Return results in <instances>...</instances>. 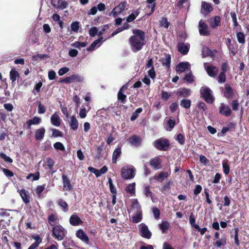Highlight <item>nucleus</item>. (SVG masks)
Returning <instances> with one entry per match:
<instances>
[{
	"instance_id": "obj_1",
	"label": "nucleus",
	"mask_w": 249,
	"mask_h": 249,
	"mask_svg": "<svg viewBox=\"0 0 249 249\" xmlns=\"http://www.w3.org/2000/svg\"><path fill=\"white\" fill-rule=\"evenodd\" d=\"M132 33L133 35L129 37L128 42L132 51L136 53L141 50L146 44L145 34L138 29H133Z\"/></svg>"
},
{
	"instance_id": "obj_2",
	"label": "nucleus",
	"mask_w": 249,
	"mask_h": 249,
	"mask_svg": "<svg viewBox=\"0 0 249 249\" xmlns=\"http://www.w3.org/2000/svg\"><path fill=\"white\" fill-rule=\"evenodd\" d=\"M67 233V231L60 225H56L53 227L52 235L58 240H62Z\"/></svg>"
},
{
	"instance_id": "obj_3",
	"label": "nucleus",
	"mask_w": 249,
	"mask_h": 249,
	"mask_svg": "<svg viewBox=\"0 0 249 249\" xmlns=\"http://www.w3.org/2000/svg\"><path fill=\"white\" fill-rule=\"evenodd\" d=\"M153 145L160 151H165L169 148L170 143L167 139L161 138L154 141Z\"/></svg>"
},
{
	"instance_id": "obj_4",
	"label": "nucleus",
	"mask_w": 249,
	"mask_h": 249,
	"mask_svg": "<svg viewBox=\"0 0 249 249\" xmlns=\"http://www.w3.org/2000/svg\"><path fill=\"white\" fill-rule=\"evenodd\" d=\"M211 89L208 87H202L200 89V94L201 97L208 104H212L214 98L212 95Z\"/></svg>"
},
{
	"instance_id": "obj_5",
	"label": "nucleus",
	"mask_w": 249,
	"mask_h": 249,
	"mask_svg": "<svg viewBox=\"0 0 249 249\" xmlns=\"http://www.w3.org/2000/svg\"><path fill=\"white\" fill-rule=\"evenodd\" d=\"M121 175L125 179H131L135 176V170L132 168H129L127 166L123 167L121 169Z\"/></svg>"
},
{
	"instance_id": "obj_6",
	"label": "nucleus",
	"mask_w": 249,
	"mask_h": 249,
	"mask_svg": "<svg viewBox=\"0 0 249 249\" xmlns=\"http://www.w3.org/2000/svg\"><path fill=\"white\" fill-rule=\"evenodd\" d=\"M127 5V2L126 1H122L113 8L110 15H112L114 18L116 17L118 15L124 12Z\"/></svg>"
},
{
	"instance_id": "obj_7",
	"label": "nucleus",
	"mask_w": 249,
	"mask_h": 249,
	"mask_svg": "<svg viewBox=\"0 0 249 249\" xmlns=\"http://www.w3.org/2000/svg\"><path fill=\"white\" fill-rule=\"evenodd\" d=\"M199 33L200 35L203 36H209L210 35V31L207 24L200 20L198 23Z\"/></svg>"
},
{
	"instance_id": "obj_8",
	"label": "nucleus",
	"mask_w": 249,
	"mask_h": 249,
	"mask_svg": "<svg viewBox=\"0 0 249 249\" xmlns=\"http://www.w3.org/2000/svg\"><path fill=\"white\" fill-rule=\"evenodd\" d=\"M141 228L139 231L141 233V235L146 239H150L152 236V233L149 230L147 226L144 223H142L141 225Z\"/></svg>"
},
{
	"instance_id": "obj_9",
	"label": "nucleus",
	"mask_w": 249,
	"mask_h": 249,
	"mask_svg": "<svg viewBox=\"0 0 249 249\" xmlns=\"http://www.w3.org/2000/svg\"><path fill=\"white\" fill-rule=\"evenodd\" d=\"M62 180L63 183V189L64 191H70L73 188V186L71 184L70 179L66 175L63 174L62 176Z\"/></svg>"
},
{
	"instance_id": "obj_10",
	"label": "nucleus",
	"mask_w": 249,
	"mask_h": 249,
	"mask_svg": "<svg viewBox=\"0 0 249 249\" xmlns=\"http://www.w3.org/2000/svg\"><path fill=\"white\" fill-rule=\"evenodd\" d=\"M223 94L224 96L227 99H232L235 95L234 90L228 84L225 85V90L223 92Z\"/></svg>"
},
{
	"instance_id": "obj_11",
	"label": "nucleus",
	"mask_w": 249,
	"mask_h": 249,
	"mask_svg": "<svg viewBox=\"0 0 249 249\" xmlns=\"http://www.w3.org/2000/svg\"><path fill=\"white\" fill-rule=\"evenodd\" d=\"M161 161L160 158L156 157L150 160L149 164L154 170H158L161 168Z\"/></svg>"
},
{
	"instance_id": "obj_12",
	"label": "nucleus",
	"mask_w": 249,
	"mask_h": 249,
	"mask_svg": "<svg viewBox=\"0 0 249 249\" xmlns=\"http://www.w3.org/2000/svg\"><path fill=\"white\" fill-rule=\"evenodd\" d=\"M81 81L82 79L78 75L73 74L71 75V76L66 77L65 78L62 79L60 81V82L70 83L75 82H81Z\"/></svg>"
},
{
	"instance_id": "obj_13",
	"label": "nucleus",
	"mask_w": 249,
	"mask_h": 249,
	"mask_svg": "<svg viewBox=\"0 0 249 249\" xmlns=\"http://www.w3.org/2000/svg\"><path fill=\"white\" fill-rule=\"evenodd\" d=\"M190 48L189 43H184L183 42H178V50L183 55H186L188 53Z\"/></svg>"
},
{
	"instance_id": "obj_14",
	"label": "nucleus",
	"mask_w": 249,
	"mask_h": 249,
	"mask_svg": "<svg viewBox=\"0 0 249 249\" xmlns=\"http://www.w3.org/2000/svg\"><path fill=\"white\" fill-rule=\"evenodd\" d=\"M231 110L228 106L221 104L219 107V113L226 117H229L231 114Z\"/></svg>"
},
{
	"instance_id": "obj_15",
	"label": "nucleus",
	"mask_w": 249,
	"mask_h": 249,
	"mask_svg": "<svg viewBox=\"0 0 249 249\" xmlns=\"http://www.w3.org/2000/svg\"><path fill=\"white\" fill-rule=\"evenodd\" d=\"M18 192L25 204H27L29 203L30 201V196L28 191L23 189L20 190H18Z\"/></svg>"
},
{
	"instance_id": "obj_16",
	"label": "nucleus",
	"mask_w": 249,
	"mask_h": 249,
	"mask_svg": "<svg viewBox=\"0 0 249 249\" xmlns=\"http://www.w3.org/2000/svg\"><path fill=\"white\" fill-rule=\"evenodd\" d=\"M32 238L35 240L28 249H36L39 244L42 243V239L38 234L33 235Z\"/></svg>"
},
{
	"instance_id": "obj_17",
	"label": "nucleus",
	"mask_w": 249,
	"mask_h": 249,
	"mask_svg": "<svg viewBox=\"0 0 249 249\" xmlns=\"http://www.w3.org/2000/svg\"><path fill=\"white\" fill-rule=\"evenodd\" d=\"M210 26L212 29H216L221 25V18L219 16H215L210 20Z\"/></svg>"
},
{
	"instance_id": "obj_18",
	"label": "nucleus",
	"mask_w": 249,
	"mask_h": 249,
	"mask_svg": "<svg viewBox=\"0 0 249 249\" xmlns=\"http://www.w3.org/2000/svg\"><path fill=\"white\" fill-rule=\"evenodd\" d=\"M177 95L178 97L187 98L191 95V90L185 88L179 89L177 90Z\"/></svg>"
},
{
	"instance_id": "obj_19",
	"label": "nucleus",
	"mask_w": 249,
	"mask_h": 249,
	"mask_svg": "<svg viewBox=\"0 0 249 249\" xmlns=\"http://www.w3.org/2000/svg\"><path fill=\"white\" fill-rule=\"evenodd\" d=\"M76 235L77 238L80 239L83 242L87 244L89 242V238L83 230H78L76 231Z\"/></svg>"
},
{
	"instance_id": "obj_20",
	"label": "nucleus",
	"mask_w": 249,
	"mask_h": 249,
	"mask_svg": "<svg viewBox=\"0 0 249 249\" xmlns=\"http://www.w3.org/2000/svg\"><path fill=\"white\" fill-rule=\"evenodd\" d=\"M206 71L209 76L214 77L218 72V68L213 66H209L206 68Z\"/></svg>"
},
{
	"instance_id": "obj_21",
	"label": "nucleus",
	"mask_w": 249,
	"mask_h": 249,
	"mask_svg": "<svg viewBox=\"0 0 249 249\" xmlns=\"http://www.w3.org/2000/svg\"><path fill=\"white\" fill-rule=\"evenodd\" d=\"M45 129L44 127H41L39 129H36L35 131V138L36 140H41L43 139L45 133Z\"/></svg>"
},
{
	"instance_id": "obj_22",
	"label": "nucleus",
	"mask_w": 249,
	"mask_h": 249,
	"mask_svg": "<svg viewBox=\"0 0 249 249\" xmlns=\"http://www.w3.org/2000/svg\"><path fill=\"white\" fill-rule=\"evenodd\" d=\"M161 62L163 66L168 70L170 67L171 62V55L169 54H166L164 57L162 58Z\"/></svg>"
},
{
	"instance_id": "obj_23",
	"label": "nucleus",
	"mask_w": 249,
	"mask_h": 249,
	"mask_svg": "<svg viewBox=\"0 0 249 249\" xmlns=\"http://www.w3.org/2000/svg\"><path fill=\"white\" fill-rule=\"evenodd\" d=\"M70 223L72 226H78L83 223L81 219L76 214H72L70 218Z\"/></svg>"
},
{
	"instance_id": "obj_24",
	"label": "nucleus",
	"mask_w": 249,
	"mask_h": 249,
	"mask_svg": "<svg viewBox=\"0 0 249 249\" xmlns=\"http://www.w3.org/2000/svg\"><path fill=\"white\" fill-rule=\"evenodd\" d=\"M52 124L55 126H59L61 124V120L58 114L55 112L51 117Z\"/></svg>"
},
{
	"instance_id": "obj_25",
	"label": "nucleus",
	"mask_w": 249,
	"mask_h": 249,
	"mask_svg": "<svg viewBox=\"0 0 249 249\" xmlns=\"http://www.w3.org/2000/svg\"><path fill=\"white\" fill-rule=\"evenodd\" d=\"M190 64L188 62H180L176 66V70L177 71L180 72H184L189 68Z\"/></svg>"
},
{
	"instance_id": "obj_26",
	"label": "nucleus",
	"mask_w": 249,
	"mask_h": 249,
	"mask_svg": "<svg viewBox=\"0 0 249 249\" xmlns=\"http://www.w3.org/2000/svg\"><path fill=\"white\" fill-rule=\"evenodd\" d=\"M169 175L166 172H160L154 177V178L158 181L162 182L165 179L169 177Z\"/></svg>"
},
{
	"instance_id": "obj_27",
	"label": "nucleus",
	"mask_w": 249,
	"mask_h": 249,
	"mask_svg": "<svg viewBox=\"0 0 249 249\" xmlns=\"http://www.w3.org/2000/svg\"><path fill=\"white\" fill-rule=\"evenodd\" d=\"M122 154V150L120 147L116 148L113 152L112 154V163H116L118 159L120 157Z\"/></svg>"
},
{
	"instance_id": "obj_28",
	"label": "nucleus",
	"mask_w": 249,
	"mask_h": 249,
	"mask_svg": "<svg viewBox=\"0 0 249 249\" xmlns=\"http://www.w3.org/2000/svg\"><path fill=\"white\" fill-rule=\"evenodd\" d=\"M159 227L162 233H166L169 229L170 223L167 221H163L160 224H159Z\"/></svg>"
},
{
	"instance_id": "obj_29",
	"label": "nucleus",
	"mask_w": 249,
	"mask_h": 249,
	"mask_svg": "<svg viewBox=\"0 0 249 249\" xmlns=\"http://www.w3.org/2000/svg\"><path fill=\"white\" fill-rule=\"evenodd\" d=\"M147 2L151 5H147L146 7L148 9H150V12L147 14V15L149 16L151 15L155 10L156 7V0H146Z\"/></svg>"
},
{
	"instance_id": "obj_30",
	"label": "nucleus",
	"mask_w": 249,
	"mask_h": 249,
	"mask_svg": "<svg viewBox=\"0 0 249 249\" xmlns=\"http://www.w3.org/2000/svg\"><path fill=\"white\" fill-rule=\"evenodd\" d=\"M172 184V182L171 181H168L166 182L164 184H163L161 187L160 191L163 194H167L169 193V191L170 190L171 187L170 186Z\"/></svg>"
},
{
	"instance_id": "obj_31",
	"label": "nucleus",
	"mask_w": 249,
	"mask_h": 249,
	"mask_svg": "<svg viewBox=\"0 0 249 249\" xmlns=\"http://www.w3.org/2000/svg\"><path fill=\"white\" fill-rule=\"evenodd\" d=\"M129 142L132 145L138 146L141 142V140L138 136L134 135L129 138Z\"/></svg>"
},
{
	"instance_id": "obj_32",
	"label": "nucleus",
	"mask_w": 249,
	"mask_h": 249,
	"mask_svg": "<svg viewBox=\"0 0 249 249\" xmlns=\"http://www.w3.org/2000/svg\"><path fill=\"white\" fill-rule=\"evenodd\" d=\"M70 125L72 130H76L77 129L78 123L75 116H72L71 117V121L70 122Z\"/></svg>"
},
{
	"instance_id": "obj_33",
	"label": "nucleus",
	"mask_w": 249,
	"mask_h": 249,
	"mask_svg": "<svg viewBox=\"0 0 249 249\" xmlns=\"http://www.w3.org/2000/svg\"><path fill=\"white\" fill-rule=\"evenodd\" d=\"M202 9L206 11L207 13H210L213 10L212 4L206 1H202L201 3Z\"/></svg>"
},
{
	"instance_id": "obj_34",
	"label": "nucleus",
	"mask_w": 249,
	"mask_h": 249,
	"mask_svg": "<svg viewBox=\"0 0 249 249\" xmlns=\"http://www.w3.org/2000/svg\"><path fill=\"white\" fill-rule=\"evenodd\" d=\"M19 77V74L18 71L13 69L10 71V79L12 83L15 82L16 79Z\"/></svg>"
},
{
	"instance_id": "obj_35",
	"label": "nucleus",
	"mask_w": 249,
	"mask_h": 249,
	"mask_svg": "<svg viewBox=\"0 0 249 249\" xmlns=\"http://www.w3.org/2000/svg\"><path fill=\"white\" fill-rule=\"evenodd\" d=\"M125 191L131 194L135 195V183L129 184L125 188Z\"/></svg>"
},
{
	"instance_id": "obj_36",
	"label": "nucleus",
	"mask_w": 249,
	"mask_h": 249,
	"mask_svg": "<svg viewBox=\"0 0 249 249\" xmlns=\"http://www.w3.org/2000/svg\"><path fill=\"white\" fill-rule=\"evenodd\" d=\"M132 221L134 223H138L142 220V211L137 212L135 215L132 216Z\"/></svg>"
},
{
	"instance_id": "obj_37",
	"label": "nucleus",
	"mask_w": 249,
	"mask_h": 249,
	"mask_svg": "<svg viewBox=\"0 0 249 249\" xmlns=\"http://www.w3.org/2000/svg\"><path fill=\"white\" fill-rule=\"evenodd\" d=\"M237 39L239 43L244 45L245 40V36L243 32H239L236 34Z\"/></svg>"
},
{
	"instance_id": "obj_38",
	"label": "nucleus",
	"mask_w": 249,
	"mask_h": 249,
	"mask_svg": "<svg viewBox=\"0 0 249 249\" xmlns=\"http://www.w3.org/2000/svg\"><path fill=\"white\" fill-rule=\"evenodd\" d=\"M103 39V37H100L97 39H96L94 40L89 46V47L87 48V51H92L94 50L95 47L96 46V45L100 43L102 40Z\"/></svg>"
},
{
	"instance_id": "obj_39",
	"label": "nucleus",
	"mask_w": 249,
	"mask_h": 249,
	"mask_svg": "<svg viewBox=\"0 0 249 249\" xmlns=\"http://www.w3.org/2000/svg\"><path fill=\"white\" fill-rule=\"evenodd\" d=\"M191 103L190 99H182L180 101V105L185 109H188L191 106Z\"/></svg>"
},
{
	"instance_id": "obj_40",
	"label": "nucleus",
	"mask_w": 249,
	"mask_h": 249,
	"mask_svg": "<svg viewBox=\"0 0 249 249\" xmlns=\"http://www.w3.org/2000/svg\"><path fill=\"white\" fill-rule=\"evenodd\" d=\"M226 243L227 239L225 237H224L213 242V245L214 246L219 248L221 246L225 245Z\"/></svg>"
},
{
	"instance_id": "obj_41",
	"label": "nucleus",
	"mask_w": 249,
	"mask_h": 249,
	"mask_svg": "<svg viewBox=\"0 0 249 249\" xmlns=\"http://www.w3.org/2000/svg\"><path fill=\"white\" fill-rule=\"evenodd\" d=\"M118 99L121 103L124 104L126 102V95L123 93L122 88H121L118 93Z\"/></svg>"
},
{
	"instance_id": "obj_42",
	"label": "nucleus",
	"mask_w": 249,
	"mask_h": 249,
	"mask_svg": "<svg viewBox=\"0 0 249 249\" xmlns=\"http://www.w3.org/2000/svg\"><path fill=\"white\" fill-rule=\"evenodd\" d=\"M88 44L87 42L75 41L71 44V46L80 49L81 48L86 47Z\"/></svg>"
},
{
	"instance_id": "obj_43",
	"label": "nucleus",
	"mask_w": 249,
	"mask_h": 249,
	"mask_svg": "<svg viewBox=\"0 0 249 249\" xmlns=\"http://www.w3.org/2000/svg\"><path fill=\"white\" fill-rule=\"evenodd\" d=\"M55 164L54 161L51 158H46L45 160V165H46L50 171L53 169V167Z\"/></svg>"
},
{
	"instance_id": "obj_44",
	"label": "nucleus",
	"mask_w": 249,
	"mask_h": 249,
	"mask_svg": "<svg viewBox=\"0 0 249 249\" xmlns=\"http://www.w3.org/2000/svg\"><path fill=\"white\" fill-rule=\"evenodd\" d=\"M105 143L102 142L101 144L99 145L97 148V155L96 156V158L97 159H99L102 157V152L103 151L104 148Z\"/></svg>"
},
{
	"instance_id": "obj_45",
	"label": "nucleus",
	"mask_w": 249,
	"mask_h": 249,
	"mask_svg": "<svg viewBox=\"0 0 249 249\" xmlns=\"http://www.w3.org/2000/svg\"><path fill=\"white\" fill-rule=\"evenodd\" d=\"M58 204L63 209L64 212L68 211L69 206L67 203L62 199H60L58 201Z\"/></svg>"
},
{
	"instance_id": "obj_46",
	"label": "nucleus",
	"mask_w": 249,
	"mask_h": 249,
	"mask_svg": "<svg viewBox=\"0 0 249 249\" xmlns=\"http://www.w3.org/2000/svg\"><path fill=\"white\" fill-rule=\"evenodd\" d=\"M108 182L110 192L112 194H117V190L113 184V182L111 178H108Z\"/></svg>"
},
{
	"instance_id": "obj_47",
	"label": "nucleus",
	"mask_w": 249,
	"mask_h": 249,
	"mask_svg": "<svg viewBox=\"0 0 249 249\" xmlns=\"http://www.w3.org/2000/svg\"><path fill=\"white\" fill-rule=\"evenodd\" d=\"M131 207L133 209H136L137 212H138L139 211H142L141 205L139 204L137 199H133V200L132 201V204H131Z\"/></svg>"
},
{
	"instance_id": "obj_48",
	"label": "nucleus",
	"mask_w": 249,
	"mask_h": 249,
	"mask_svg": "<svg viewBox=\"0 0 249 249\" xmlns=\"http://www.w3.org/2000/svg\"><path fill=\"white\" fill-rule=\"evenodd\" d=\"M150 188L149 186H146L144 189V193L146 197H150L152 199L153 198V194L151 191Z\"/></svg>"
},
{
	"instance_id": "obj_49",
	"label": "nucleus",
	"mask_w": 249,
	"mask_h": 249,
	"mask_svg": "<svg viewBox=\"0 0 249 249\" xmlns=\"http://www.w3.org/2000/svg\"><path fill=\"white\" fill-rule=\"evenodd\" d=\"M71 28L72 31L77 33L79 29V22L78 21L73 22L71 25Z\"/></svg>"
},
{
	"instance_id": "obj_50",
	"label": "nucleus",
	"mask_w": 249,
	"mask_h": 249,
	"mask_svg": "<svg viewBox=\"0 0 249 249\" xmlns=\"http://www.w3.org/2000/svg\"><path fill=\"white\" fill-rule=\"evenodd\" d=\"M48 57V55L45 54H37L36 55H33L32 57V58L33 61H36L38 59H43L45 58H47Z\"/></svg>"
},
{
	"instance_id": "obj_51",
	"label": "nucleus",
	"mask_w": 249,
	"mask_h": 249,
	"mask_svg": "<svg viewBox=\"0 0 249 249\" xmlns=\"http://www.w3.org/2000/svg\"><path fill=\"white\" fill-rule=\"evenodd\" d=\"M171 96L172 94L171 93H169L166 91L162 90L161 92V98L164 101H167Z\"/></svg>"
},
{
	"instance_id": "obj_52",
	"label": "nucleus",
	"mask_w": 249,
	"mask_h": 249,
	"mask_svg": "<svg viewBox=\"0 0 249 249\" xmlns=\"http://www.w3.org/2000/svg\"><path fill=\"white\" fill-rule=\"evenodd\" d=\"M160 24L161 26L167 29L170 25V23L168 21L167 18H162L160 21Z\"/></svg>"
},
{
	"instance_id": "obj_53",
	"label": "nucleus",
	"mask_w": 249,
	"mask_h": 249,
	"mask_svg": "<svg viewBox=\"0 0 249 249\" xmlns=\"http://www.w3.org/2000/svg\"><path fill=\"white\" fill-rule=\"evenodd\" d=\"M226 73L221 72L219 74L217 77V81L219 83H224L226 82Z\"/></svg>"
},
{
	"instance_id": "obj_54",
	"label": "nucleus",
	"mask_w": 249,
	"mask_h": 249,
	"mask_svg": "<svg viewBox=\"0 0 249 249\" xmlns=\"http://www.w3.org/2000/svg\"><path fill=\"white\" fill-rule=\"evenodd\" d=\"M176 140L180 144L183 145L185 143V137L182 134H178L177 135Z\"/></svg>"
},
{
	"instance_id": "obj_55",
	"label": "nucleus",
	"mask_w": 249,
	"mask_h": 249,
	"mask_svg": "<svg viewBox=\"0 0 249 249\" xmlns=\"http://www.w3.org/2000/svg\"><path fill=\"white\" fill-rule=\"evenodd\" d=\"M45 189V185H38L36 187V193L38 197H40L41 196V193Z\"/></svg>"
},
{
	"instance_id": "obj_56",
	"label": "nucleus",
	"mask_w": 249,
	"mask_h": 249,
	"mask_svg": "<svg viewBox=\"0 0 249 249\" xmlns=\"http://www.w3.org/2000/svg\"><path fill=\"white\" fill-rule=\"evenodd\" d=\"M68 5L69 3L67 1L60 0L59 3L57 7V9L63 10L64 9L67 8L68 7Z\"/></svg>"
},
{
	"instance_id": "obj_57",
	"label": "nucleus",
	"mask_w": 249,
	"mask_h": 249,
	"mask_svg": "<svg viewBox=\"0 0 249 249\" xmlns=\"http://www.w3.org/2000/svg\"><path fill=\"white\" fill-rule=\"evenodd\" d=\"M38 108L37 111L39 114H44L46 110V107L41 104L40 102H39L38 103Z\"/></svg>"
},
{
	"instance_id": "obj_58",
	"label": "nucleus",
	"mask_w": 249,
	"mask_h": 249,
	"mask_svg": "<svg viewBox=\"0 0 249 249\" xmlns=\"http://www.w3.org/2000/svg\"><path fill=\"white\" fill-rule=\"evenodd\" d=\"M53 147L56 150H59L62 151L65 150L64 145L60 142H56L54 143L53 144Z\"/></svg>"
},
{
	"instance_id": "obj_59",
	"label": "nucleus",
	"mask_w": 249,
	"mask_h": 249,
	"mask_svg": "<svg viewBox=\"0 0 249 249\" xmlns=\"http://www.w3.org/2000/svg\"><path fill=\"white\" fill-rule=\"evenodd\" d=\"M222 167L223 169V172L225 175H228L230 172V167L227 162L224 161L222 163Z\"/></svg>"
},
{
	"instance_id": "obj_60",
	"label": "nucleus",
	"mask_w": 249,
	"mask_h": 249,
	"mask_svg": "<svg viewBox=\"0 0 249 249\" xmlns=\"http://www.w3.org/2000/svg\"><path fill=\"white\" fill-rule=\"evenodd\" d=\"M231 106L233 110H237L239 107V103L238 100L237 99L233 100L231 102Z\"/></svg>"
},
{
	"instance_id": "obj_61",
	"label": "nucleus",
	"mask_w": 249,
	"mask_h": 249,
	"mask_svg": "<svg viewBox=\"0 0 249 249\" xmlns=\"http://www.w3.org/2000/svg\"><path fill=\"white\" fill-rule=\"evenodd\" d=\"M32 125L39 124L41 122V119L38 117H34L33 119L29 120Z\"/></svg>"
},
{
	"instance_id": "obj_62",
	"label": "nucleus",
	"mask_w": 249,
	"mask_h": 249,
	"mask_svg": "<svg viewBox=\"0 0 249 249\" xmlns=\"http://www.w3.org/2000/svg\"><path fill=\"white\" fill-rule=\"evenodd\" d=\"M184 80L191 83L194 81L193 76L191 72L188 73L184 77Z\"/></svg>"
},
{
	"instance_id": "obj_63",
	"label": "nucleus",
	"mask_w": 249,
	"mask_h": 249,
	"mask_svg": "<svg viewBox=\"0 0 249 249\" xmlns=\"http://www.w3.org/2000/svg\"><path fill=\"white\" fill-rule=\"evenodd\" d=\"M52 136L54 137H62L63 136L62 133L58 129L55 128H52Z\"/></svg>"
},
{
	"instance_id": "obj_64",
	"label": "nucleus",
	"mask_w": 249,
	"mask_h": 249,
	"mask_svg": "<svg viewBox=\"0 0 249 249\" xmlns=\"http://www.w3.org/2000/svg\"><path fill=\"white\" fill-rule=\"evenodd\" d=\"M48 220L49 224L53 227L55 225H56L54 222L55 221L56 219L55 218V216L53 214H52L51 215H49L48 217Z\"/></svg>"
}]
</instances>
